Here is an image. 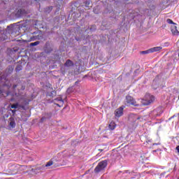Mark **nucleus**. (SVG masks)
<instances>
[{
  "label": "nucleus",
  "instance_id": "obj_1",
  "mask_svg": "<svg viewBox=\"0 0 179 179\" xmlns=\"http://www.w3.org/2000/svg\"><path fill=\"white\" fill-rule=\"evenodd\" d=\"M16 89L18 90V92H20V90H24V89H26V87H24V85H22V84L19 83V84H17V85H14L13 86V92H5L3 91H2L1 89H0V94H1V96H19V94L16 93Z\"/></svg>",
  "mask_w": 179,
  "mask_h": 179
},
{
  "label": "nucleus",
  "instance_id": "obj_2",
  "mask_svg": "<svg viewBox=\"0 0 179 179\" xmlns=\"http://www.w3.org/2000/svg\"><path fill=\"white\" fill-rule=\"evenodd\" d=\"M18 169L21 170H26V173L29 174H36V170L31 166H20V165H14L12 166L11 170L13 171H17Z\"/></svg>",
  "mask_w": 179,
  "mask_h": 179
},
{
  "label": "nucleus",
  "instance_id": "obj_3",
  "mask_svg": "<svg viewBox=\"0 0 179 179\" xmlns=\"http://www.w3.org/2000/svg\"><path fill=\"white\" fill-rule=\"evenodd\" d=\"M108 162L107 160H103L100 162L98 165L94 169V173H101V171H104L106 168L107 167Z\"/></svg>",
  "mask_w": 179,
  "mask_h": 179
},
{
  "label": "nucleus",
  "instance_id": "obj_4",
  "mask_svg": "<svg viewBox=\"0 0 179 179\" xmlns=\"http://www.w3.org/2000/svg\"><path fill=\"white\" fill-rule=\"evenodd\" d=\"M153 101H155V96L150 94H146L144 99L141 101V103L143 106H149V104H152Z\"/></svg>",
  "mask_w": 179,
  "mask_h": 179
},
{
  "label": "nucleus",
  "instance_id": "obj_5",
  "mask_svg": "<svg viewBox=\"0 0 179 179\" xmlns=\"http://www.w3.org/2000/svg\"><path fill=\"white\" fill-rule=\"evenodd\" d=\"M125 105L129 106H139L137 103L136 101L131 96H127L125 99Z\"/></svg>",
  "mask_w": 179,
  "mask_h": 179
},
{
  "label": "nucleus",
  "instance_id": "obj_6",
  "mask_svg": "<svg viewBox=\"0 0 179 179\" xmlns=\"http://www.w3.org/2000/svg\"><path fill=\"white\" fill-rule=\"evenodd\" d=\"M124 106H121L120 108L116 109L115 112V117H121L122 114H124Z\"/></svg>",
  "mask_w": 179,
  "mask_h": 179
},
{
  "label": "nucleus",
  "instance_id": "obj_7",
  "mask_svg": "<svg viewBox=\"0 0 179 179\" xmlns=\"http://www.w3.org/2000/svg\"><path fill=\"white\" fill-rule=\"evenodd\" d=\"M171 31L173 36H179V31L177 29V25L176 24L171 27Z\"/></svg>",
  "mask_w": 179,
  "mask_h": 179
},
{
  "label": "nucleus",
  "instance_id": "obj_8",
  "mask_svg": "<svg viewBox=\"0 0 179 179\" xmlns=\"http://www.w3.org/2000/svg\"><path fill=\"white\" fill-rule=\"evenodd\" d=\"M129 120H131L133 122H136L138 120H141V117L131 114L129 117Z\"/></svg>",
  "mask_w": 179,
  "mask_h": 179
},
{
  "label": "nucleus",
  "instance_id": "obj_9",
  "mask_svg": "<svg viewBox=\"0 0 179 179\" xmlns=\"http://www.w3.org/2000/svg\"><path fill=\"white\" fill-rule=\"evenodd\" d=\"M23 106L20 105L19 103H13L11 105V108H17V110H20V108H23Z\"/></svg>",
  "mask_w": 179,
  "mask_h": 179
},
{
  "label": "nucleus",
  "instance_id": "obj_10",
  "mask_svg": "<svg viewBox=\"0 0 179 179\" xmlns=\"http://www.w3.org/2000/svg\"><path fill=\"white\" fill-rule=\"evenodd\" d=\"M9 125L11 128H15V127H16V123L15 122V119H13V117H10L9 119Z\"/></svg>",
  "mask_w": 179,
  "mask_h": 179
},
{
  "label": "nucleus",
  "instance_id": "obj_11",
  "mask_svg": "<svg viewBox=\"0 0 179 179\" xmlns=\"http://www.w3.org/2000/svg\"><path fill=\"white\" fill-rule=\"evenodd\" d=\"M163 48H162L161 46H157V47H155V48H150L151 50V52H157V51H160L161 50H162Z\"/></svg>",
  "mask_w": 179,
  "mask_h": 179
},
{
  "label": "nucleus",
  "instance_id": "obj_12",
  "mask_svg": "<svg viewBox=\"0 0 179 179\" xmlns=\"http://www.w3.org/2000/svg\"><path fill=\"white\" fill-rule=\"evenodd\" d=\"M157 111H160V108H157L152 111V114L154 117H159V115H160V113H158Z\"/></svg>",
  "mask_w": 179,
  "mask_h": 179
},
{
  "label": "nucleus",
  "instance_id": "obj_13",
  "mask_svg": "<svg viewBox=\"0 0 179 179\" xmlns=\"http://www.w3.org/2000/svg\"><path fill=\"white\" fill-rule=\"evenodd\" d=\"M115 127H116L115 122H111L110 123V124H109V129H111L112 131H113V129H115Z\"/></svg>",
  "mask_w": 179,
  "mask_h": 179
},
{
  "label": "nucleus",
  "instance_id": "obj_14",
  "mask_svg": "<svg viewBox=\"0 0 179 179\" xmlns=\"http://www.w3.org/2000/svg\"><path fill=\"white\" fill-rule=\"evenodd\" d=\"M73 65V63L71 60H67L65 63L66 66H72Z\"/></svg>",
  "mask_w": 179,
  "mask_h": 179
},
{
  "label": "nucleus",
  "instance_id": "obj_15",
  "mask_svg": "<svg viewBox=\"0 0 179 179\" xmlns=\"http://www.w3.org/2000/svg\"><path fill=\"white\" fill-rule=\"evenodd\" d=\"M22 15H23V10H18L17 13H16L17 17H20V16H22Z\"/></svg>",
  "mask_w": 179,
  "mask_h": 179
},
{
  "label": "nucleus",
  "instance_id": "obj_16",
  "mask_svg": "<svg viewBox=\"0 0 179 179\" xmlns=\"http://www.w3.org/2000/svg\"><path fill=\"white\" fill-rule=\"evenodd\" d=\"M42 38L41 36L38 35L36 36H34L33 38H31V41H33L34 40H40Z\"/></svg>",
  "mask_w": 179,
  "mask_h": 179
},
{
  "label": "nucleus",
  "instance_id": "obj_17",
  "mask_svg": "<svg viewBox=\"0 0 179 179\" xmlns=\"http://www.w3.org/2000/svg\"><path fill=\"white\" fill-rule=\"evenodd\" d=\"M40 44V41H36L34 43H30L31 47H36V45H38Z\"/></svg>",
  "mask_w": 179,
  "mask_h": 179
},
{
  "label": "nucleus",
  "instance_id": "obj_18",
  "mask_svg": "<svg viewBox=\"0 0 179 179\" xmlns=\"http://www.w3.org/2000/svg\"><path fill=\"white\" fill-rule=\"evenodd\" d=\"M53 163L52 161H49L48 162H47V164H45V167H50L51 166H52Z\"/></svg>",
  "mask_w": 179,
  "mask_h": 179
},
{
  "label": "nucleus",
  "instance_id": "obj_19",
  "mask_svg": "<svg viewBox=\"0 0 179 179\" xmlns=\"http://www.w3.org/2000/svg\"><path fill=\"white\" fill-rule=\"evenodd\" d=\"M142 54H150L152 52L151 49L141 52Z\"/></svg>",
  "mask_w": 179,
  "mask_h": 179
},
{
  "label": "nucleus",
  "instance_id": "obj_20",
  "mask_svg": "<svg viewBox=\"0 0 179 179\" xmlns=\"http://www.w3.org/2000/svg\"><path fill=\"white\" fill-rule=\"evenodd\" d=\"M55 100V101H59L62 103V104H64V100H62V98H58Z\"/></svg>",
  "mask_w": 179,
  "mask_h": 179
},
{
  "label": "nucleus",
  "instance_id": "obj_21",
  "mask_svg": "<svg viewBox=\"0 0 179 179\" xmlns=\"http://www.w3.org/2000/svg\"><path fill=\"white\" fill-rule=\"evenodd\" d=\"M166 22H167V23H169V24H173V23H174V22H173V20H171V19H167V20H166Z\"/></svg>",
  "mask_w": 179,
  "mask_h": 179
},
{
  "label": "nucleus",
  "instance_id": "obj_22",
  "mask_svg": "<svg viewBox=\"0 0 179 179\" xmlns=\"http://www.w3.org/2000/svg\"><path fill=\"white\" fill-rule=\"evenodd\" d=\"M100 152H106L107 150H108V148H101L99 150Z\"/></svg>",
  "mask_w": 179,
  "mask_h": 179
},
{
  "label": "nucleus",
  "instance_id": "obj_23",
  "mask_svg": "<svg viewBox=\"0 0 179 179\" xmlns=\"http://www.w3.org/2000/svg\"><path fill=\"white\" fill-rule=\"evenodd\" d=\"M158 114L162 115L163 113V109L162 108H160V110H157Z\"/></svg>",
  "mask_w": 179,
  "mask_h": 179
},
{
  "label": "nucleus",
  "instance_id": "obj_24",
  "mask_svg": "<svg viewBox=\"0 0 179 179\" xmlns=\"http://www.w3.org/2000/svg\"><path fill=\"white\" fill-rule=\"evenodd\" d=\"M1 80H6V76H1Z\"/></svg>",
  "mask_w": 179,
  "mask_h": 179
},
{
  "label": "nucleus",
  "instance_id": "obj_25",
  "mask_svg": "<svg viewBox=\"0 0 179 179\" xmlns=\"http://www.w3.org/2000/svg\"><path fill=\"white\" fill-rule=\"evenodd\" d=\"M90 5V1H86L85 2V6L89 7Z\"/></svg>",
  "mask_w": 179,
  "mask_h": 179
},
{
  "label": "nucleus",
  "instance_id": "obj_26",
  "mask_svg": "<svg viewBox=\"0 0 179 179\" xmlns=\"http://www.w3.org/2000/svg\"><path fill=\"white\" fill-rule=\"evenodd\" d=\"M52 10V7L50 6V7L48 8V10H46V12L50 13V12H51Z\"/></svg>",
  "mask_w": 179,
  "mask_h": 179
},
{
  "label": "nucleus",
  "instance_id": "obj_27",
  "mask_svg": "<svg viewBox=\"0 0 179 179\" xmlns=\"http://www.w3.org/2000/svg\"><path fill=\"white\" fill-rule=\"evenodd\" d=\"M20 69H22V68H20V66H17L16 68L17 71H20Z\"/></svg>",
  "mask_w": 179,
  "mask_h": 179
},
{
  "label": "nucleus",
  "instance_id": "obj_28",
  "mask_svg": "<svg viewBox=\"0 0 179 179\" xmlns=\"http://www.w3.org/2000/svg\"><path fill=\"white\" fill-rule=\"evenodd\" d=\"M12 113H13V114H15L16 113V110H13Z\"/></svg>",
  "mask_w": 179,
  "mask_h": 179
},
{
  "label": "nucleus",
  "instance_id": "obj_29",
  "mask_svg": "<svg viewBox=\"0 0 179 179\" xmlns=\"http://www.w3.org/2000/svg\"><path fill=\"white\" fill-rule=\"evenodd\" d=\"M153 145H160V143H154Z\"/></svg>",
  "mask_w": 179,
  "mask_h": 179
},
{
  "label": "nucleus",
  "instance_id": "obj_30",
  "mask_svg": "<svg viewBox=\"0 0 179 179\" xmlns=\"http://www.w3.org/2000/svg\"><path fill=\"white\" fill-rule=\"evenodd\" d=\"M13 100V99H11V101Z\"/></svg>",
  "mask_w": 179,
  "mask_h": 179
},
{
  "label": "nucleus",
  "instance_id": "obj_31",
  "mask_svg": "<svg viewBox=\"0 0 179 179\" xmlns=\"http://www.w3.org/2000/svg\"><path fill=\"white\" fill-rule=\"evenodd\" d=\"M178 100H179V96H178Z\"/></svg>",
  "mask_w": 179,
  "mask_h": 179
}]
</instances>
